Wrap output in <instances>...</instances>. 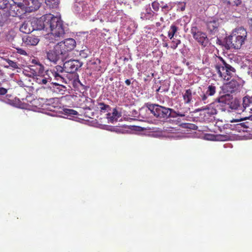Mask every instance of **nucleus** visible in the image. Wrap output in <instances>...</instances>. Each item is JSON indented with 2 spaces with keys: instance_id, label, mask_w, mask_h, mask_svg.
Listing matches in <instances>:
<instances>
[{
  "instance_id": "nucleus-1",
  "label": "nucleus",
  "mask_w": 252,
  "mask_h": 252,
  "mask_svg": "<svg viewBox=\"0 0 252 252\" xmlns=\"http://www.w3.org/2000/svg\"><path fill=\"white\" fill-rule=\"evenodd\" d=\"M31 22L33 31L43 30L48 33L50 43L60 40L64 34L63 21L60 18L51 14H46L39 19L33 18Z\"/></svg>"
},
{
  "instance_id": "nucleus-31",
  "label": "nucleus",
  "mask_w": 252,
  "mask_h": 252,
  "mask_svg": "<svg viewBox=\"0 0 252 252\" xmlns=\"http://www.w3.org/2000/svg\"><path fill=\"white\" fill-rule=\"evenodd\" d=\"M32 63L35 64L37 66V68L39 69V72L38 73L36 72L35 74V75H39V74L43 70V66L38 61L36 60H32Z\"/></svg>"
},
{
  "instance_id": "nucleus-8",
  "label": "nucleus",
  "mask_w": 252,
  "mask_h": 252,
  "mask_svg": "<svg viewBox=\"0 0 252 252\" xmlns=\"http://www.w3.org/2000/svg\"><path fill=\"white\" fill-rule=\"evenodd\" d=\"M31 96L27 97L26 100L29 102V106L32 107V110L36 111L40 110L48 109L49 111H52L51 108H53V106L50 105L49 102L45 103L43 98H33L30 100Z\"/></svg>"
},
{
  "instance_id": "nucleus-28",
  "label": "nucleus",
  "mask_w": 252,
  "mask_h": 252,
  "mask_svg": "<svg viewBox=\"0 0 252 252\" xmlns=\"http://www.w3.org/2000/svg\"><path fill=\"white\" fill-rule=\"evenodd\" d=\"M178 29V27H176L175 25H172L170 26V30L168 31V37L170 39H172L173 38V37L174 36L175 34L177 32Z\"/></svg>"
},
{
  "instance_id": "nucleus-35",
  "label": "nucleus",
  "mask_w": 252,
  "mask_h": 252,
  "mask_svg": "<svg viewBox=\"0 0 252 252\" xmlns=\"http://www.w3.org/2000/svg\"><path fill=\"white\" fill-rule=\"evenodd\" d=\"M230 5L238 6L241 3V0H225Z\"/></svg>"
},
{
  "instance_id": "nucleus-2",
  "label": "nucleus",
  "mask_w": 252,
  "mask_h": 252,
  "mask_svg": "<svg viewBox=\"0 0 252 252\" xmlns=\"http://www.w3.org/2000/svg\"><path fill=\"white\" fill-rule=\"evenodd\" d=\"M247 32L243 27L236 29L225 38L226 45L228 49H240L247 38Z\"/></svg>"
},
{
  "instance_id": "nucleus-24",
  "label": "nucleus",
  "mask_w": 252,
  "mask_h": 252,
  "mask_svg": "<svg viewBox=\"0 0 252 252\" xmlns=\"http://www.w3.org/2000/svg\"><path fill=\"white\" fill-rule=\"evenodd\" d=\"M183 99H184V102L186 104H189L192 100V91L190 89H187L186 91V93L183 94Z\"/></svg>"
},
{
  "instance_id": "nucleus-47",
  "label": "nucleus",
  "mask_w": 252,
  "mask_h": 252,
  "mask_svg": "<svg viewBox=\"0 0 252 252\" xmlns=\"http://www.w3.org/2000/svg\"><path fill=\"white\" fill-rule=\"evenodd\" d=\"M18 53H20L21 55H27L26 52L25 50H23V49H19V50H18Z\"/></svg>"
},
{
  "instance_id": "nucleus-30",
  "label": "nucleus",
  "mask_w": 252,
  "mask_h": 252,
  "mask_svg": "<svg viewBox=\"0 0 252 252\" xmlns=\"http://www.w3.org/2000/svg\"><path fill=\"white\" fill-rule=\"evenodd\" d=\"M63 113L64 115L73 117L78 115V112L76 111L70 109H63Z\"/></svg>"
},
{
  "instance_id": "nucleus-33",
  "label": "nucleus",
  "mask_w": 252,
  "mask_h": 252,
  "mask_svg": "<svg viewBox=\"0 0 252 252\" xmlns=\"http://www.w3.org/2000/svg\"><path fill=\"white\" fill-rule=\"evenodd\" d=\"M173 8V6L171 4H166L165 5L161 6V11L165 14H167V12L171 10Z\"/></svg>"
},
{
  "instance_id": "nucleus-32",
  "label": "nucleus",
  "mask_w": 252,
  "mask_h": 252,
  "mask_svg": "<svg viewBox=\"0 0 252 252\" xmlns=\"http://www.w3.org/2000/svg\"><path fill=\"white\" fill-rule=\"evenodd\" d=\"M18 81H19L18 83H19V86L22 87L30 88V86H29L30 80H18Z\"/></svg>"
},
{
  "instance_id": "nucleus-46",
  "label": "nucleus",
  "mask_w": 252,
  "mask_h": 252,
  "mask_svg": "<svg viewBox=\"0 0 252 252\" xmlns=\"http://www.w3.org/2000/svg\"><path fill=\"white\" fill-rule=\"evenodd\" d=\"M250 111H250V113H251L252 114L251 115H249L248 117H245V118H244V119H245V120L249 119V120L252 121V108L251 109H250Z\"/></svg>"
},
{
  "instance_id": "nucleus-3",
  "label": "nucleus",
  "mask_w": 252,
  "mask_h": 252,
  "mask_svg": "<svg viewBox=\"0 0 252 252\" xmlns=\"http://www.w3.org/2000/svg\"><path fill=\"white\" fill-rule=\"evenodd\" d=\"M13 2L21 9L19 13H30L37 10L41 2L39 0H12Z\"/></svg>"
},
{
  "instance_id": "nucleus-9",
  "label": "nucleus",
  "mask_w": 252,
  "mask_h": 252,
  "mask_svg": "<svg viewBox=\"0 0 252 252\" xmlns=\"http://www.w3.org/2000/svg\"><path fill=\"white\" fill-rule=\"evenodd\" d=\"M81 66V63L78 60H73L65 62L63 67L58 66V68L60 69L61 72L63 70L67 73H73Z\"/></svg>"
},
{
  "instance_id": "nucleus-50",
  "label": "nucleus",
  "mask_w": 252,
  "mask_h": 252,
  "mask_svg": "<svg viewBox=\"0 0 252 252\" xmlns=\"http://www.w3.org/2000/svg\"><path fill=\"white\" fill-rule=\"evenodd\" d=\"M40 81L42 82V84H45L46 83H47V80H40Z\"/></svg>"
},
{
  "instance_id": "nucleus-18",
  "label": "nucleus",
  "mask_w": 252,
  "mask_h": 252,
  "mask_svg": "<svg viewBox=\"0 0 252 252\" xmlns=\"http://www.w3.org/2000/svg\"><path fill=\"white\" fill-rule=\"evenodd\" d=\"M59 71H60V69L58 68V66H57L55 69L47 70L46 74L48 76V78L44 77V79H52L53 77H60L61 79H64L61 75H60L59 73L58 72Z\"/></svg>"
},
{
  "instance_id": "nucleus-48",
  "label": "nucleus",
  "mask_w": 252,
  "mask_h": 252,
  "mask_svg": "<svg viewBox=\"0 0 252 252\" xmlns=\"http://www.w3.org/2000/svg\"><path fill=\"white\" fill-rule=\"evenodd\" d=\"M125 83H126V86H129L131 84L129 80H125Z\"/></svg>"
},
{
  "instance_id": "nucleus-20",
  "label": "nucleus",
  "mask_w": 252,
  "mask_h": 252,
  "mask_svg": "<svg viewBox=\"0 0 252 252\" xmlns=\"http://www.w3.org/2000/svg\"><path fill=\"white\" fill-rule=\"evenodd\" d=\"M219 25V22L215 20L208 21L207 23V29L211 32H216L217 31Z\"/></svg>"
},
{
  "instance_id": "nucleus-29",
  "label": "nucleus",
  "mask_w": 252,
  "mask_h": 252,
  "mask_svg": "<svg viewBox=\"0 0 252 252\" xmlns=\"http://www.w3.org/2000/svg\"><path fill=\"white\" fill-rule=\"evenodd\" d=\"M6 62L7 63V65H5V66L7 67H11L13 68H18L20 65L19 64L9 59L6 60Z\"/></svg>"
},
{
  "instance_id": "nucleus-14",
  "label": "nucleus",
  "mask_w": 252,
  "mask_h": 252,
  "mask_svg": "<svg viewBox=\"0 0 252 252\" xmlns=\"http://www.w3.org/2000/svg\"><path fill=\"white\" fill-rule=\"evenodd\" d=\"M20 31L25 33L29 34L33 31L31 20L25 21L20 26Z\"/></svg>"
},
{
  "instance_id": "nucleus-38",
  "label": "nucleus",
  "mask_w": 252,
  "mask_h": 252,
  "mask_svg": "<svg viewBox=\"0 0 252 252\" xmlns=\"http://www.w3.org/2000/svg\"><path fill=\"white\" fill-rule=\"evenodd\" d=\"M8 3V0H0V9L6 8Z\"/></svg>"
},
{
  "instance_id": "nucleus-22",
  "label": "nucleus",
  "mask_w": 252,
  "mask_h": 252,
  "mask_svg": "<svg viewBox=\"0 0 252 252\" xmlns=\"http://www.w3.org/2000/svg\"><path fill=\"white\" fill-rule=\"evenodd\" d=\"M204 110L205 114H207L208 116L214 115L218 113V110L220 109H218L216 106H209L206 108L203 109Z\"/></svg>"
},
{
  "instance_id": "nucleus-51",
  "label": "nucleus",
  "mask_w": 252,
  "mask_h": 252,
  "mask_svg": "<svg viewBox=\"0 0 252 252\" xmlns=\"http://www.w3.org/2000/svg\"><path fill=\"white\" fill-rule=\"evenodd\" d=\"M160 21H162V22L164 21V19H163V18L162 17L160 18Z\"/></svg>"
},
{
  "instance_id": "nucleus-36",
  "label": "nucleus",
  "mask_w": 252,
  "mask_h": 252,
  "mask_svg": "<svg viewBox=\"0 0 252 252\" xmlns=\"http://www.w3.org/2000/svg\"><path fill=\"white\" fill-rule=\"evenodd\" d=\"M181 43V41L179 39H176V40H173L172 42V45L171 46V47L173 49H175L178 45Z\"/></svg>"
},
{
  "instance_id": "nucleus-45",
  "label": "nucleus",
  "mask_w": 252,
  "mask_h": 252,
  "mask_svg": "<svg viewBox=\"0 0 252 252\" xmlns=\"http://www.w3.org/2000/svg\"><path fill=\"white\" fill-rule=\"evenodd\" d=\"M132 127H133V128H132V130H133L138 131H140L141 130H142V128L140 126H132Z\"/></svg>"
},
{
  "instance_id": "nucleus-5",
  "label": "nucleus",
  "mask_w": 252,
  "mask_h": 252,
  "mask_svg": "<svg viewBox=\"0 0 252 252\" xmlns=\"http://www.w3.org/2000/svg\"><path fill=\"white\" fill-rule=\"evenodd\" d=\"M220 60L216 66V68L220 74V77H224L226 79L232 77L235 74V70L231 65L227 64L221 57H219Z\"/></svg>"
},
{
  "instance_id": "nucleus-21",
  "label": "nucleus",
  "mask_w": 252,
  "mask_h": 252,
  "mask_svg": "<svg viewBox=\"0 0 252 252\" xmlns=\"http://www.w3.org/2000/svg\"><path fill=\"white\" fill-rule=\"evenodd\" d=\"M96 108L100 111L101 113H108V111H110V106L103 102H97Z\"/></svg>"
},
{
  "instance_id": "nucleus-16",
  "label": "nucleus",
  "mask_w": 252,
  "mask_h": 252,
  "mask_svg": "<svg viewBox=\"0 0 252 252\" xmlns=\"http://www.w3.org/2000/svg\"><path fill=\"white\" fill-rule=\"evenodd\" d=\"M49 88H50L51 90H53V92L60 94H63V92L66 90V86L63 85V84L53 82L51 83V86Z\"/></svg>"
},
{
  "instance_id": "nucleus-13",
  "label": "nucleus",
  "mask_w": 252,
  "mask_h": 252,
  "mask_svg": "<svg viewBox=\"0 0 252 252\" xmlns=\"http://www.w3.org/2000/svg\"><path fill=\"white\" fill-rule=\"evenodd\" d=\"M80 101L83 102L80 104V107L85 110L90 111L93 107V100L91 98L82 97L80 99Z\"/></svg>"
},
{
  "instance_id": "nucleus-15",
  "label": "nucleus",
  "mask_w": 252,
  "mask_h": 252,
  "mask_svg": "<svg viewBox=\"0 0 252 252\" xmlns=\"http://www.w3.org/2000/svg\"><path fill=\"white\" fill-rule=\"evenodd\" d=\"M23 41L27 45L35 46L39 41V39L35 36L28 35L23 38Z\"/></svg>"
},
{
  "instance_id": "nucleus-19",
  "label": "nucleus",
  "mask_w": 252,
  "mask_h": 252,
  "mask_svg": "<svg viewBox=\"0 0 252 252\" xmlns=\"http://www.w3.org/2000/svg\"><path fill=\"white\" fill-rule=\"evenodd\" d=\"M154 12L150 7H147L141 13V18L144 20H150L154 16Z\"/></svg>"
},
{
  "instance_id": "nucleus-39",
  "label": "nucleus",
  "mask_w": 252,
  "mask_h": 252,
  "mask_svg": "<svg viewBox=\"0 0 252 252\" xmlns=\"http://www.w3.org/2000/svg\"><path fill=\"white\" fill-rule=\"evenodd\" d=\"M76 5H77V7H79V6H81L82 8V10L84 11V12H85L86 13V14H88V13L87 12V10H88V8H90V7L89 6H87V5L84 4H81V3H77V4H76Z\"/></svg>"
},
{
  "instance_id": "nucleus-44",
  "label": "nucleus",
  "mask_w": 252,
  "mask_h": 252,
  "mask_svg": "<svg viewBox=\"0 0 252 252\" xmlns=\"http://www.w3.org/2000/svg\"><path fill=\"white\" fill-rule=\"evenodd\" d=\"M173 113H174V114H175V115H172V116H174V117H176V116H179L180 117H184V114L180 113L179 112H173Z\"/></svg>"
},
{
  "instance_id": "nucleus-11",
  "label": "nucleus",
  "mask_w": 252,
  "mask_h": 252,
  "mask_svg": "<svg viewBox=\"0 0 252 252\" xmlns=\"http://www.w3.org/2000/svg\"><path fill=\"white\" fill-rule=\"evenodd\" d=\"M62 52H65V56L67 58L69 52L72 50L76 46V41L73 38L66 39L64 41L58 43Z\"/></svg>"
},
{
  "instance_id": "nucleus-43",
  "label": "nucleus",
  "mask_w": 252,
  "mask_h": 252,
  "mask_svg": "<svg viewBox=\"0 0 252 252\" xmlns=\"http://www.w3.org/2000/svg\"><path fill=\"white\" fill-rule=\"evenodd\" d=\"M85 117L89 118H92V117L93 116V114L92 113L90 114L88 113V111H86L84 113Z\"/></svg>"
},
{
  "instance_id": "nucleus-4",
  "label": "nucleus",
  "mask_w": 252,
  "mask_h": 252,
  "mask_svg": "<svg viewBox=\"0 0 252 252\" xmlns=\"http://www.w3.org/2000/svg\"><path fill=\"white\" fill-rule=\"evenodd\" d=\"M145 106L151 112L152 115L159 119H166L170 117H174L171 115L172 109L158 104L146 103Z\"/></svg>"
},
{
  "instance_id": "nucleus-17",
  "label": "nucleus",
  "mask_w": 252,
  "mask_h": 252,
  "mask_svg": "<svg viewBox=\"0 0 252 252\" xmlns=\"http://www.w3.org/2000/svg\"><path fill=\"white\" fill-rule=\"evenodd\" d=\"M159 87L157 89V92L163 93L168 91L170 87V82L169 80H159Z\"/></svg>"
},
{
  "instance_id": "nucleus-25",
  "label": "nucleus",
  "mask_w": 252,
  "mask_h": 252,
  "mask_svg": "<svg viewBox=\"0 0 252 252\" xmlns=\"http://www.w3.org/2000/svg\"><path fill=\"white\" fill-rule=\"evenodd\" d=\"M252 102V95L249 96V95H246L245 97H243V101H242V106H243V111H246V108L249 106V105Z\"/></svg>"
},
{
  "instance_id": "nucleus-54",
  "label": "nucleus",
  "mask_w": 252,
  "mask_h": 252,
  "mask_svg": "<svg viewBox=\"0 0 252 252\" xmlns=\"http://www.w3.org/2000/svg\"><path fill=\"white\" fill-rule=\"evenodd\" d=\"M182 10H184V8L182 7Z\"/></svg>"
},
{
  "instance_id": "nucleus-12",
  "label": "nucleus",
  "mask_w": 252,
  "mask_h": 252,
  "mask_svg": "<svg viewBox=\"0 0 252 252\" xmlns=\"http://www.w3.org/2000/svg\"><path fill=\"white\" fill-rule=\"evenodd\" d=\"M240 84L236 82V80H230L229 82L223 83L222 90L223 92L232 94L239 90Z\"/></svg>"
},
{
  "instance_id": "nucleus-41",
  "label": "nucleus",
  "mask_w": 252,
  "mask_h": 252,
  "mask_svg": "<svg viewBox=\"0 0 252 252\" xmlns=\"http://www.w3.org/2000/svg\"><path fill=\"white\" fill-rule=\"evenodd\" d=\"M210 96L208 94H203L201 95V99L202 101L204 102V103H207V102L205 101L207 99V97Z\"/></svg>"
},
{
  "instance_id": "nucleus-7",
  "label": "nucleus",
  "mask_w": 252,
  "mask_h": 252,
  "mask_svg": "<svg viewBox=\"0 0 252 252\" xmlns=\"http://www.w3.org/2000/svg\"><path fill=\"white\" fill-rule=\"evenodd\" d=\"M60 46L57 43L54 46V48L52 50L46 51V58L51 62L56 64L57 62L61 60L64 62L66 59L65 56V52H62Z\"/></svg>"
},
{
  "instance_id": "nucleus-53",
  "label": "nucleus",
  "mask_w": 252,
  "mask_h": 252,
  "mask_svg": "<svg viewBox=\"0 0 252 252\" xmlns=\"http://www.w3.org/2000/svg\"><path fill=\"white\" fill-rule=\"evenodd\" d=\"M164 46L167 47V44L165 43Z\"/></svg>"
},
{
  "instance_id": "nucleus-34",
  "label": "nucleus",
  "mask_w": 252,
  "mask_h": 252,
  "mask_svg": "<svg viewBox=\"0 0 252 252\" xmlns=\"http://www.w3.org/2000/svg\"><path fill=\"white\" fill-rule=\"evenodd\" d=\"M215 90L216 89L215 88V87L212 85H210L208 86V91H207V92H206V94H208L210 96H212L214 94L215 92H216Z\"/></svg>"
},
{
  "instance_id": "nucleus-6",
  "label": "nucleus",
  "mask_w": 252,
  "mask_h": 252,
  "mask_svg": "<svg viewBox=\"0 0 252 252\" xmlns=\"http://www.w3.org/2000/svg\"><path fill=\"white\" fill-rule=\"evenodd\" d=\"M232 101L233 97H232V95L229 94H224L219 97L209 106L216 107L218 109L220 110L221 111H225L229 108H232L231 104H232Z\"/></svg>"
},
{
  "instance_id": "nucleus-27",
  "label": "nucleus",
  "mask_w": 252,
  "mask_h": 252,
  "mask_svg": "<svg viewBox=\"0 0 252 252\" xmlns=\"http://www.w3.org/2000/svg\"><path fill=\"white\" fill-rule=\"evenodd\" d=\"M119 117L120 116L118 115V111H117L116 109H113L112 114H110V113H107V119L110 122H113L114 120H116L117 118H119Z\"/></svg>"
},
{
  "instance_id": "nucleus-10",
  "label": "nucleus",
  "mask_w": 252,
  "mask_h": 252,
  "mask_svg": "<svg viewBox=\"0 0 252 252\" xmlns=\"http://www.w3.org/2000/svg\"><path fill=\"white\" fill-rule=\"evenodd\" d=\"M193 38L200 44L206 46L208 43V38L205 33L199 31L196 27H193L190 30Z\"/></svg>"
},
{
  "instance_id": "nucleus-40",
  "label": "nucleus",
  "mask_w": 252,
  "mask_h": 252,
  "mask_svg": "<svg viewBox=\"0 0 252 252\" xmlns=\"http://www.w3.org/2000/svg\"><path fill=\"white\" fill-rule=\"evenodd\" d=\"M152 7L155 10V11H158V10L159 9V3L157 2V1H154L152 4Z\"/></svg>"
},
{
  "instance_id": "nucleus-37",
  "label": "nucleus",
  "mask_w": 252,
  "mask_h": 252,
  "mask_svg": "<svg viewBox=\"0 0 252 252\" xmlns=\"http://www.w3.org/2000/svg\"><path fill=\"white\" fill-rule=\"evenodd\" d=\"M228 139V136L227 135H218L217 140L219 141H227Z\"/></svg>"
},
{
  "instance_id": "nucleus-42",
  "label": "nucleus",
  "mask_w": 252,
  "mask_h": 252,
  "mask_svg": "<svg viewBox=\"0 0 252 252\" xmlns=\"http://www.w3.org/2000/svg\"><path fill=\"white\" fill-rule=\"evenodd\" d=\"M6 89L3 88H0V95H4L6 94Z\"/></svg>"
},
{
  "instance_id": "nucleus-52",
  "label": "nucleus",
  "mask_w": 252,
  "mask_h": 252,
  "mask_svg": "<svg viewBox=\"0 0 252 252\" xmlns=\"http://www.w3.org/2000/svg\"><path fill=\"white\" fill-rule=\"evenodd\" d=\"M63 83H64V84H66L67 83V82H66V81H64V82H63Z\"/></svg>"
},
{
  "instance_id": "nucleus-49",
  "label": "nucleus",
  "mask_w": 252,
  "mask_h": 252,
  "mask_svg": "<svg viewBox=\"0 0 252 252\" xmlns=\"http://www.w3.org/2000/svg\"><path fill=\"white\" fill-rule=\"evenodd\" d=\"M3 20L2 19L1 15H0V25H2V24L3 23Z\"/></svg>"
},
{
  "instance_id": "nucleus-23",
  "label": "nucleus",
  "mask_w": 252,
  "mask_h": 252,
  "mask_svg": "<svg viewBox=\"0 0 252 252\" xmlns=\"http://www.w3.org/2000/svg\"><path fill=\"white\" fill-rule=\"evenodd\" d=\"M72 81L73 87L80 90H85V85L82 84L79 80H68V82Z\"/></svg>"
},
{
  "instance_id": "nucleus-26",
  "label": "nucleus",
  "mask_w": 252,
  "mask_h": 252,
  "mask_svg": "<svg viewBox=\"0 0 252 252\" xmlns=\"http://www.w3.org/2000/svg\"><path fill=\"white\" fill-rule=\"evenodd\" d=\"M45 3L50 8H57L60 3V0H45Z\"/></svg>"
}]
</instances>
